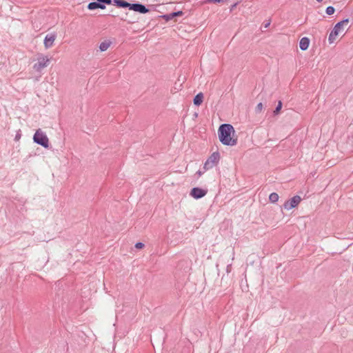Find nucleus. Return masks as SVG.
<instances>
[{
	"instance_id": "obj_12",
	"label": "nucleus",
	"mask_w": 353,
	"mask_h": 353,
	"mask_svg": "<svg viewBox=\"0 0 353 353\" xmlns=\"http://www.w3.org/2000/svg\"><path fill=\"white\" fill-rule=\"evenodd\" d=\"M310 44V39L307 37H303L299 43V47L302 50H306Z\"/></svg>"
},
{
	"instance_id": "obj_3",
	"label": "nucleus",
	"mask_w": 353,
	"mask_h": 353,
	"mask_svg": "<svg viewBox=\"0 0 353 353\" xmlns=\"http://www.w3.org/2000/svg\"><path fill=\"white\" fill-rule=\"evenodd\" d=\"M33 140L36 143L45 148H48L49 147V139L41 129H38L36 131L33 137Z\"/></svg>"
},
{
	"instance_id": "obj_8",
	"label": "nucleus",
	"mask_w": 353,
	"mask_h": 353,
	"mask_svg": "<svg viewBox=\"0 0 353 353\" xmlns=\"http://www.w3.org/2000/svg\"><path fill=\"white\" fill-rule=\"evenodd\" d=\"M129 9L142 14L147 13L149 11L144 5L139 3H130Z\"/></svg>"
},
{
	"instance_id": "obj_16",
	"label": "nucleus",
	"mask_w": 353,
	"mask_h": 353,
	"mask_svg": "<svg viewBox=\"0 0 353 353\" xmlns=\"http://www.w3.org/2000/svg\"><path fill=\"white\" fill-rule=\"evenodd\" d=\"M110 44H111V42H110V41H103L102 43H100V46H99L100 50L102 52L107 50L108 48L110 47Z\"/></svg>"
},
{
	"instance_id": "obj_5",
	"label": "nucleus",
	"mask_w": 353,
	"mask_h": 353,
	"mask_svg": "<svg viewBox=\"0 0 353 353\" xmlns=\"http://www.w3.org/2000/svg\"><path fill=\"white\" fill-rule=\"evenodd\" d=\"M220 155L219 152H213L210 157L208 159V160L205 161L203 169L205 170H208L210 168H212L214 166H215L219 161Z\"/></svg>"
},
{
	"instance_id": "obj_22",
	"label": "nucleus",
	"mask_w": 353,
	"mask_h": 353,
	"mask_svg": "<svg viewBox=\"0 0 353 353\" xmlns=\"http://www.w3.org/2000/svg\"><path fill=\"white\" fill-rule=\"evenodd\" d=\"M143 247H144V244L141 242H138L135 244V248L137 249H141Z\"/></svg>"
},
{
	"instance_id": "obj_7",
	"label": "nucleus",
	"mask_w": 353,
	"mask_h": 353,
	"mask_svg": "<svg viewBox=\"0 0 353 353\" xmlns=\"http://www.w3.org/2000/svg\"><path fill=\"white\" fill-rule=\"evenodd\" d=\"M207 192V190L199 188H194L191 190L190 195L196 199H199L205 196Z\"/></svg>"
},
{
	"instance_id": "obj_14",
	"label": "nucleus",
	"mask_w": 353,
	"mask_h": 353,
	"mask_svg": "<svg viewBox=\"0 0 353 353\" xmlns=\"http://www.w3.org/2000/svg\"><path fill=\"white\" fill-rule=\"evenodd\" d=\"M113 3L114 5L119 8H128L130 6V3L127 2L125 0H113Z\"/></svg>"
},
{
	"instance_id": "obj_21",
	"label": "nucleus",
	"mask_w": 353,
	"mask_h": 353,
	"mask_svg": "<svg viewBox=\"0 0 353 353\" xmlns=\"http://www.w3.org/2000/svg\"><path fill=\"white\" fill-rule=\"evenodd\" d=\"M97 1H99L100 3L101 4H108V5H110L112 3V0H97Z\"/></svg>"
},
{
	"instance_id": "obj_15",
	"label": "nucleus",
	"mask_w": 353,
	"mask_h": 353,
	"mask_svg": "<svg viewBox=\"0 0 353 353\" xmlns=\"http://www.w3.org/2000/svg\"><path fill=\"white\" fill-rule=\"evenodd\" d=\"M203 100V94L200 92L197 94L194 98V104L196 105H200Z\"/></svg>"
},
{
	"instance_id": "obj_23",
	"label": "nucleus",
	"mask_w": 353,
	"mask_h": 353,
	"mask_svg": "<svg viewBox=\"0 0 353 353\" xmlns=\"http://www.w3.org/2000/svg\"><path fill=\"white\" fill-rule=\"evenodd\" d=\"M224 0H206V3H221L223 2Z\"/></svg>"
},
{
	"instance_id": "obj_1",
	"label": "nucleus",
	"mask_w": 353,
	"mask_h": 353,
	"mask_svg": "<svg viewBox=\"0 0 353 353\" xmlns=\"http://www.w3.org/2000/svg\"><path fill=\"white\" fill-rule=\"evenodd\" d=\"M218 133L219 140L223 145L233 146L236 144V139L232 137V134H234V129L232 125H221Z\"/></svg>"
},
{
	"instance_id": "obj_6",
	"label": "nucleus",
	"mask_w": 353,
	"mask_h": 353,
	"mask_svg": "<svg viewBox=\"0 0 353 353\" xmlns=\"http://www.w3.org/2000/svg\"><path fill=\"white\" fill-rule=\"evenodd\" d=\"M301 201V198L299 196H294L291 199L288 200L285 202V203L283 204V208L285 210H290L296 207L299 204Z\"/></svg>"
},
{
	"instance_id": "obj_19",
	"label": "nucleus",
	"mask_w": 353,
	"mask_h": 353,
	"mask_svg": "<svg viewBox=\"0 0 353 353\" xmlns=\"http://www.w3.org/2000/svg\"><path fill=\"white\" fill-rule=\"evenodd\" d=\"M334 11H335V9L332 6H328L325 10L327 14H328V15H331V14H334Z\"/></svg>"
},
{
	"instance_id": "obj_27",
	"label": "nucleus",
	"mask_w": 353,
	"mask_h": 353,
	"mask_svg": "<svg viewBox=\"0 0 353 353\" xmlns=\"http://www.w3.org/2000/svg\"><path fill=\"white\" fill-rule=\"evenodd\" d=\"M318 2H321L323 0H316Z\"/></svg>"
},
{
	"instance_id": "obj_18",
	"label": "nucleus",
	"mask_w": 353,
	"mask_h": 353,
	"mask_svg": "<svg viewBox=\"0 0 353 353\" xmlns=\"http://www.w3.org/2000/svg\"><path fill=\"white\" fill-rule=\"evenodd\" d=\"M281 108H282V102L281 101H279L276 108L274 110V114H278L279 113V112H280Z\"/></svg>"
},
{
	"instance_id": "obj_10",
	"label": "nucleus",
	"mask_w": 353,
	"mask_h": 353,
	"mask_svg": "<svg viewBox=\"0 0 353 353\" xmlns=\"http://www.w3.org/2000/svg\"><path fill=\"white\" fill-rule=\"evenodd\" d=\"M1 59L0 62V70L3 74L6 75L9 72L8 59L6 57H2Z\"/></svg>"
},
{
	"instance_id": "obj_24",
	"label": "nucleus",
	"mask_w": 353,
	"mask_h": 353,
	"mask_svg": "<svg viewBox=\"0 0 353 353\" xmlns=\"http://www.w3.org/2000/svg\"><path fill=\"white\" fill-rule=\"evenodd\" d=\"M21 133H20V132H18V133L16 134V136H15V139H15L16 141L19 140V139H20V138H21Z\"/></svg>"
},
{
	"instance_id": "obj_13",
	"label": "nucleus",
	"mask_w": 353,
	"mask_h": 353,
	"mask_svg": "<svg viewBox=\"0 0 353 353\" xmlns=\"http://www.w3.org/2000/svg\"><path fill=\"white\" fill-rule=\"evenodd\" d=\"M105 6L103 4L100 3L99 1L97 2H91L88 4V8L89 10H95V9H105Z\"/></svg>"
},
{
	"instance_id": "obj_11",
	"label": "nucleus",
	"mask_w": 353,
	"mask_h": 353,
	"mask_svg": "<svg viewBox=\"0 0 353 353\" xmlns=\"http://www.w3.org/2000/svg\"><path fill=\"white\" fill-rule=\"evenodd\" d=\"M183 14V13L182 11H178V12H172V13H170V14H164V15L161 16V17L163 19H164L165 21H168L174 19L176 17H181V16H182Z\"/></svg>"
},
{
	"instance_id": "obj_2",
	"label": "nucleus",
	"mask_w": 353,
	"mask_h": 353,
	"mask_svg": "<svg viewBox=\"0 0 353 353\" xmlns=\"http://www.w3.org/2000/svg\"><path fill=\"white\" fill-rule=\"evenodd\" d=\"M349 19H346L337 23L335 25L329 35L328 40L330 43H333L335 41L336 37L345 30V28L347 27Z\"/></svg>"
},
{
	"instance_id": "obj_25",
	"label": "nucleus",
	"mask_w": 353,
	"mask_h": 353,
	"mask_svg": "<svg viewBox=\"0 0 353 353\" xmlns=\"http://www.w3.org/2000/svg\"><path fill=\"white\" fill-rule=\"evenodd\" d=\"M206 170H203V171H201V170H199L196 174L199 175V176H201Z\"/></svg>"
},
{
	"instance_id": "obj_17",
	"label": "nucleus",
	"mask_w": 353,
	"mask_h": 353,
	"mask_svg": "<svg viewBox=\"0 0 353 353\" xmlns=\"http://www.w3.org/2000/svg\"><path fill=\"white\" fill-rule=\"evenodd\" d=\"M279 196L278 194L275 192L271 193L270 195L269 196V200L272 203H276L279 200Z\"/></svg>"
},
{
	"instance_id": "obj_26",
	"label": "nucleus",
	"mask_w": 353,
	"mask_h": 353,
	"mask_svg": "<svg viewBox=\"0 0 353 353\" xmlns=\"http://www.w3.org/2000/svg\"><path fill=\"white\" fill-rule=\"evenodd\" d=\"M269 25H270V23H266V24L265 25V28H268Z\"/></svg>"
},
{
	"instance_id": "obj_9",
	"label": "nucleus",
	"mask_w": 353,
	"mask_h": 353,
	"mask_svg": "<svg viewBox=\"0 0 353 353\" xmlns=\"http://www.w3.org/2000/svg\"><path fill=\"white\" fill-rule=\"evenodd\" d=\"M57 34L55 33L48 34L46 36L43 44L46 49L50 48L53 46Z\"/></svg>"
},
{
	"instance_id": "obj_20",
	"label": "nucleus",
	"mask_w": 353,
	"mask_h": 353,
	"mask_svg": "<svg viewBox=\"0 0 353 353\" xmlns=\"http://www.w3.org/2000/svg\"><path fill=\"white\" fill-rule=\"evenodd\" d=\"M263 108V105L262 103H258V105L256 107L255 111L256 113L261 112Z\"/></svg>"
},
{
	"instance_id": "obj_4",
	"label": "nucleus",
	"mask_w": 353,
	"mask_h": 353,
	"mask_svg": "<svg viewBox=\"0 0 353 353\" xmlns=\"http://www.w3.org/2000/svg\"><path fill=\"white\" fill-rule=\"evenodd\" d=\"M50 59L46 57L43 56V54H40L39 57L37 58V63H36L33 65V68L37 72L41 71L44 68L47 67L50 63Z\"/></svg>"
}]
</instances>
